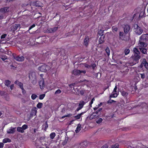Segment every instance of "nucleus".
Returning <instances> with one entry per match:
<instances>
[{
	"label": "nucleus",
	"instance_id": "obj_1",
	"mask_svg": "<svg viewBox=\"0 0 148 148\" xmlns=\"http://www.w3.org/2000/svg\"><path fill=\"white\" fill-rule=\"evenodd\" d=\"M133 30L136 34L140 35L142 34L143 32V29L137 24H135Z\"/></svg>",
	"mask_w": 148,
	"mask_h": 148
},
{
	"label": "nucleus",
	"instance_id": "obj_2",
	"mask_svg": "<svg viewBox=\"0 0 148 148\" xmlns=\"http://www.w3.org/2000/svg\"><path fill=\"white\" fill-rule=\"evenodd\" d=\"M51 69L49 66L45 64L42 65L38 67V70L42 72H46L49 71Z\"/></svg>",
	"mask_w": 148,
	"mask_h": 148
},
{
	"label": "nucleus",
	"instance_id": "obj_3",
	"mask_svg": "<svg viewBox=\"0 0 148 148\" xmlns=\"http://www.w3.org/2000/svg\"><path fill=\"white\" fill-rule=\"evenodd\" d=\"M31 79L32 83L34 85H35L37 83V80L36 76L35 73H32L29 77Z\"/></svg>",
	"mask_w": 148,
	"mask_h": 148
},
{
	"label": "nucleus",
	"instance_id": "obj_4",
	"mask_svg": "<svg viewBox=\"0 0 148 148\" xmlns=\"http://www.w3.org/2000/svg\"><path fill=\"white\" fill-rule=\"evenodd\" d=\"M143 39H140V37L139 40L138 44V46L140 48L146 47L147 46V44L143 42Z\"/></svg>",
	"mask_w": 148,
	"mask_h": 148
},
{
	"label": "nucleus",
	"instance_id": "obj_5",
	"mask_svg": "<svg viewBox=\"0 0 148 148\" xmlns=\"http://www.w3.org/2000/svg\"><path fill=\"white\" fill-rule=\"evenodd\" d=\"M79 147L80 148H84L88 146V143L86 140L82 141L81 143H78Z\"/></svg>",
	"mask_w": 148,
	"mask_h": 148
},
{
	"label": "nucleus",
	"instance_id": "obj_6",
	"mask_svg": "<svg viewBox=\"0 0 148 148\" xmlns=\"http://www.w3.org/2000/svg\"><path fill=\"white\" fill-rule=\"evenodd\" d=\"M140 54H134L131 57L130 59L136 61L138 60L141 58Z\"/></svg>",
	"mask_w": 148,
	"mask_h": 148
},
{
	"label": "nucleus",
	"instance_id": "obj_7",
	"mask_svg": "<svg viewBox=\"0 0 148 148\" xmlns=\"http://www.w3.org/2000/svg\"><path fill=\"white\" fill-rule=\"evenodd\" d=\"M18 28H20V25L19 24H15L11 26L10 28V29L11 31L13 32L16 30Z\"/></svg>",
	"mask_w": 148,
	"mask_h": 148
},
{
	"label": "nucleus",
	"instance_id": "obj_8",
	"mask_svg": "<svg viewBox=\"0 0 148 148\" xmlns=\"http://www.w3.org/2000/svg\"><path fill=\"white\" fill-rule=\"evenodd\" d=\"M14 58L16 61L18 62H22L24 60V57L22 56H15L13 55Z\"/></svg>",
	"mask_w": 148,
	"mask_h": 148
},
{
	"label": "nucleus",
	"instance_id": "obj_9",
	"mask_svg": "<svg viewBox=\"0 0 148 148\" xmlns=\"http://www.w3.org/2000/svg\"><path fill=\"white\" fill-rule=\"evenodd\" d=\"M58 28V27H54L53 28H49L47 29V31L49 33H53L56 31Z\"/></svg>",
	"mask_w": 148,
	"mask_h": 148
},
{
	"label": "nucleus",
	"instance_id": "obj_10",
	"mask_svg": "<svg viewBox=\"0 0 148 148\" xmlns=\"http://www.w3.org/2000/svg\"><path fill=\"white\" fill-rule=\"evenodd\" d=\"M117 86H115L114 88V89L112 93V94L110 95L111 97H116L117 96V94L116 92Z\"/></svg>",
	"mask_w": 148,
	"mask_h": 148
},
{
	"label": "nucleus",
	"instance_id": "obj_11",
	"mask_svg": "<svg viewBox=\"0 0 148 148\" xmlns=\"http://www.w3.org/2000/svg\"><path fill=\"white\" fill-rule=\"evenodd\" d=\"M130 30V27L129 25H125L124 28V31L125 34L128 33Z\"/></svg>",
	"mask_w": 148,
	"mask_h": 148
},
{
	"label": "nucleus",
	"instance_id": "obj_12",
	"mask_svg": "<svg viewBox=\"0 0 148 148\" xmlns=\"http://www.w3.org/2000/svg\"><path fill=\"white\" fill-rule=\"evenodd\" d=\"M137 76L138 77V81H139L140 80V78L139 77V76H140L141 78L143 79H144L145 77V74L143 73H139L137 75Z\"/></svg>",
	"mask_w": 148,
	"mask_h": 148
},
{
	"label": "nucleus",
	"instance_id": "obj_13",
	"mask_svg": "<svg viewBox=\"0 0 148 148\" xmlns=\"http://www.w3.org/2000/svg\"><path fill=\"white\" fill-rule=\"evenodd\" d=\"M140 39H143V40H148V34H143L140 36Z\"/></svg>",
	"mask_w": 148,
	"mask_h": 148
},
{
	"label": "nucleus",
	"instance_id": "obj_14",
	"mask_svg": "<svg viewBox=\"0 0 148 148\" xmlns=\"http://www.w3.org/2000/svg\"><path fill=\"white\" fill-rule=\"evenodd\" d=\"M37 108L36 107L33 108L32 110L31 115L32 116H34L36 115L37 113Z\"/></svg>",
	"mask_w": 148,
	"mask_h": 148
},
{
	"label": "nucleus",
	"instance_id": "obj_15",
	"mask_svg": "<svg viewBox=\"0 0 148 148\" xmlns=\"http://www.w3.org/2000/svg\"><path fill=\"white\" fill-rule=\"evenodd\" d=\"M39 84L41 89H43L45 87L44 79L42 78L39 82Z\"/></svg>",
	"mask_w": 148,
	"mask_h": 148
},
{
	"label": "nucleus",
	"instance_id": "obj_16",
	"mask_svg": "<svg viewBox=\"0 0 148 148\" xmlns=\"http://www.w3.org/2000/svg\"><path fill=\"white\" fill-rule=\"evenodd\" d=\"M142 62L145 68L148 69V63L147 62L145 59H143L142 60Z\"/></svg>",
	"mask_w": 148,
	"mask_h": 148
},
{
	"label": "nucleus",
	"instance_id": "obj_17",
	"mask_svg": "<svg viewBox=\"0 0 148 148\" xmlns=\"http://www.w3.org/2000/svg\"><path fill=\"white\" fill-rule=\"evenodd\" d=\"M9 11V8L7 7H4L0 9V12L2 13H5Z\"/></svg>",
	"mask_w": 148,
	"mask_h": 148
},
{
	"label": "nucleus",
	"instance_id": "obj_18",
	"mask_svg": "<svg viewBox=\"0 0 148 148\" xmlns=\"http://www.w3.org/2000/svg\"><path fill=\"white\" fill-rule=\"evenodd\" d=\"M89 41L88 37V36H86L84 40V44L85 45L87 46L88 44Z\"/></svg>",
	"mask_w": 148,
	"mask_h": 148
},
{
	"label": "nucleus",
	"instance_id": "obj_19",
	"mask_svg": "<svg viewBox=\"0 0 148 148\" xmlns=\"http://www.w3.org/2000/svg\"><path fill=\"white\" fill-rule=\"evenodd\" d=\"M72 73L74 75H77L81 74V72L80 70L75 69L73 71Z\"/></svg>",
	"mask_w": 148,
	"mask_h": 148
},
{
	"label": "nucleus",
	"instance_id": "obj_20",
	"mask_svg": "<svg viewBox=\"0 0 148 148\" xmlns=\"http://www.w3.org/2000/svg\"><path fill=\"white\" fill-rule=\"evenodd\" d=\"M99 116V115L95 113H92L90 116V118L91 119H95Z\"/></svg>",
	"mask_w": 148,
	"mask_h": 148
},
{
	"label": "nucleus",
	"instance_id": "obj_21",
	"mask_svg": "<svg viewBox=\"0 0 148 148\" xmlns=\"http://www.w3.org/2000/svg\"><path fill=\"white\" fill-rule=\"evenodd\" d=\"M144 48H140L139 47V49L140 51H141L142 53L144 54H146L147 53V49Z\"/></svg>",
	"mask_w": 148,
	"mask_h": 148
},
{
	"label": "nucleus",
	"instance_id": "obj_22",
	"mask_svg": "<svg viewBox=\"0 0 148 148\" xmlns=\"http://www.w3.org/2000/svg\"><path fill=\"white\" fill-rule=\"evenodd\" d=\"M15 84H16L18 85V86H20V88H23V84L20 82H19L18 81H16L14 82Z\"/></svg>",
	"mask_w": 148,
	"mask_h": 148
},
{
	"label": "nucleus",
	"instance_id": "obj_23",
	"mask_svg": "<svg viewBox=\"0 0 148 148\" xmlns=\"http://www.w3.org/2000/svg\"><path fill=\"white\" fill-rule=\"evenodd\" d=\"M11 141V140L9 138H6L3 139V143H10Z\"/></svg>",
	"mask_w": 148,
	"mask_h": 148
},
{
	"label": "nucleus",
	"instance_id": "obj_24",
	"mask_svg": "<svg viewBox=\"0 0 148 148\" xmlns=\"http://www.w3.org/2000/svg\"><path fill=\"white\" fill-rule=\"evenodd\" d=\"M133 52L134 54H140V52L139 50L136 47H134L133 49Z\"/></svg>",
	"mask_w": 148,
	"mask_h": 148
},
{
	"label": "nucleus",
	"instance_id": "obj_25",
	"mask_svg": "<svg viewBox=\"0 0 148 148\" xmlns=\"http://www.w3.org/2000/svg\"><path fill=\"white\" fill-rule=\"evenodd\" d=\"M42 129L43 130H46L48 128V125L47 122L44 123L42 125Z\"/></svg>",
	"mask_w": 148,
	"mask_h": 148
},
{
	"label": "nucleus",
	"instance_id": "obj_26",
	"mask_svg": "<svg viewBox=\"0 0 148 148\" xmlns=\"http://www.w3.org/2000/svg\"><path fill=\"white\" fill-rule=\"evenodd\" d=\"M85 104V103L84 101H81L79 102V106L82 108Z\"/></svg>",
	"mask_w": 148,
	"mask_h": 148
},
{
	"label": "nucleus",
	"instance_id": "obj_27",
	"mask_svg": "<svg viewBox=\"0 0 148 148\" xmlns=\"http://www.w3.org/2000/svg\"><path fill=\"white\" fill-rule=\"evenodd\" d=\"M11 82L9 80H6L5 81V84L8 87L9 86V85H10Z\"/></svg>",
	"mask_w": 148,
	"mask_h": 148
},
{
	"label": "nucleus",
	"instance_id": "obj_28",
	"mask_svg": "<svg viewBox=\"0 0 148 148\" xmlns=\"http://www.w3.org/2000/svg\"><path fill=\"white\" fill-rule=\"evenodd\" d=\"M84 113V112H82L81 113L78 114L76 116H74V118L77 119H79L81 117V116Z\"/></svg>",
	"mask_w": 148,
	"mask_h": 148
},
{
	"label": "nucleus",
	"instance_id": "obj_29",
	"mask_svg": "<svg viewBox=\"0 0 148 148\" xmlns=\"http://www.w3.org/2000/svg\"><path fill=\"white\" fill-rule=\"evenodd\" d=\"M130 52V50L128 48H126L124 51V53L125 55L128 54Z\"/></svg>",
	"mask_w": 148,
	"mask_h": 148
},
{
	"label": "nucleus",
	"instance_id": "obj_30",
	"mask_svg": "<svg viewBox=\"0 0 148 148\" xmlns=\"http://www.w3.org/2000/svg\"><path fill=\"white\" fill-rule=\"evenodd\" d=\"M43 106V103L41 102L38 103L36 105V107L39 109L41 108Z\"/></svg>",
	"mask_w": 148,
	"mask_h": 148
},
{
	"label": "nucleus",
	"instance_id": "obj_31",
	"mask_svg": "<svg viewBox=\"0 0 148 148\" xmlns=\"http://www.w3.org/2000/svg\"><path fill=\"white\" fill-rule=\"evenodd\" d=\"M82 82H84L85 83L86 85H89L90 84H91V82L90 81L87 80L86 79H84L83 81H81Z\"/></svg>",
	"mask_w": 148,
	"mask_h": 148
},
{
	"label": "nucleus",
	"instance_id": "obj_32",
	"mask_svg": "<svg viewBox=\"0 0 148 148\" xmlns=\"http://www.w3.org/2000/svg\"><path fill=\"white\" fill-rule=\"evenodd\" d=\"M56 134L55 132L51 133L50 135V138L52 139H53L56 136Z\"/></svg>",
	"mask_w": 148,
	"mask_h": 148
},
{
	"label": "nucleus",
	"instance_id": "obj_33",
	"mask_svg": "<svg viewBox=\"0 0 148 148\" xmlns=\"http://www.w3.org/2000/svg\"><path fill=\"white\" fill-rule=\"evenodd\" d=\"M103 38L100 37L99 40V44H101L104 41V40L103 38Z\"/></svg>",
	"mask_w": 148,
	"mask_h": 148
},
{
	"label": "nucleus",
	"instance_id": "obj_34",
	"mask_svg": "<svg viewBox=\"0 0 148 148\" xmlns=\"http://www.w3.org/2000/svg\"><path fill=\"white\" fill-rule=\"evenodd\" d=\"M67 133H68V134H72V135H71L72 137L75 134V132L72 130H71V131H69V132H67Z\"/></svg>",
	"mask_w": 148,
	"mask_h": 148
},
{
	"label": "nucleus",
	"instance_id": "obj_35",
	"mask_svg": "<svg viewBox=\"0 0 148 148\" xmlns=\"http://www.w3.org/2000/svg\"><path fill=\"white\" fill-rule=\"evenodd\" d=\"M102 120L103 119L102 118H99L97 119L96 122L97 123L99 124L102 122Z\"/></svg>",
	"mask_w": 148,
	"mask_h": 148
},
{
	"label": "nucleus",
	"instance_id": "obj_36",
	"mask_svg": "<svg viewBox=\"0 0 148 148\" xmlns=\"http://www.w3.org/2000/svg\"><path fill=\"white\" fill-rule=\"evenodd\" d=\"M145 12L144 11H142L140 12V14L139 16L141 17L144 16L145 17Z\"/></svg>",
	"mask_w": 148,
	"mask_h": 148
},
{
	"label": "nucleus",
	"instance_id": "obj_37",
	"mask_svg": "<svg viewBox=\"0 0 148 148\" xmlns=\"http://www.w3.org/2000/svg\"><path fill=\"white\" fill-rule=\"evenodd\" d=\"M121 94L122 96L125 97H126L128 94L127 92L124 91H122L121 92Z\"/></svg>",
	"mask_w": 148,
	"mask_h": 148
},
{
	"label": "nucleus",
	"instance_id": "obj_38",
	"mask_svg": "<svg viewBox=\"0 0 148 148\" xmlns=\"http://www.w3.org/2000/svg\"><path fill=\"white\" fill-rule=\"evenodd\" d=\"M68 142V139H65L62 142V144L63 146H64L66 145L67 143Z\"/></svg>",
	"mask_w": 148,
	"mask_h": 148
},
{
	"label": "nucleus",
	"instance_id": "obj_39",
	"mask_svg": "<svg viewBox=\"0 0 148 148\" xmlns=\"http://www.w3.org/2000/svg\"><path fill=\"white\" fill-rule=\"evenodd\" d=\"M104 31L101 29H100L98 32V34L100 36H102L103 35V33Z\"/></svg>",
	"mask_w": 148,
	"mask_h": 148
},
{
	"label": "nucleus",
	"instance_id": "obj_40",
	"mask_svg": "<svg viewBox=\"0 0 148 148\" xmlns=\"http://www.w3.org/2000/svg\"><path fill=\"white\" fill-rule=\"evenodd\" d=\"M106 51L108 56H109L110 54V50L109 48L107 47L106 49Z\"/></svg>",
	"mask_w": 148,
	"mask_h": 148
},
{
	"label": "nucleus",
	"instance_id": "obj_41",
	"mask_svg": "<svg viewBox=\"0 0 148 148\" xmlns=\"http://www.w3.org/2000/svg\"><path fill=\"white\" fill-rule=\"evenodd\" d=\"M45 96V94L40 95L39 96V99L40 100L42 99Z\"/></svg>",
	"mask_w": 148,
	"mask_h": 148
},
{
	"label": "nucleus",
	"instance_id": "obj_42",
	"mask_svg": "<svg viewBox=\"0 0 148 148\" xmlns=\"http://www.w3.org/2000/svg\"><path fill=\"white\" fill-rule=\"evenodd\" d=\"M37 97V96L35 94H32L31 96L32 99L33 100L35 99Z\"/></svg>",
	"mask_w": 148,
	"mask_h": 148
},
{
	"label": "nucleus",
	"instance_id": "obj_43",
	"mask_svg": "<svg viewBox=\"0 0 148 148\" xmlns=\"http://www.w3.org/2000/svg\"><path fill=\"white\" fill-rule=\"evenodd\" d=\"M15 130H7V132L8 134H13L15 132Z\"/></svg>",
	"mask_w": 148,
	"mask_h": 148
},
{
	"label": "nucleus",
	"instance_id": "obj_44",
	"mask_svg": "<svg viewBox=\"0 0 148 148\" xmlns=\"http://www.w3.org/2000/svg\"><path fill=\"white\" fill-rule=\"evenodd\" d=\"M73 116V114H69L63 116L62 117V118H64L65 117H69Z\"/></svg>",
	"mask_w": 148,
	"mask_h": 148
},
{
	"label": "nucleus",
	"instance_id": "obj_45",
	"mask_svg": "<svg viewBox=\"0 0 148 148\" xmlns=\"http://www.w3.org/2000/svg\"><path fill=\"white\" fill-rule=\"evenodd\" d=\"M61 92V91L60 89H58L55 92V95H58Z\"/></svg>",
	"mask_w": 148,
	"mask_h": 148
},
{
	"label": "nucleus",
	"instance_id": "obj_46",
	"mask_svg": "<svg viewBox=\"0 0 148 148\" xmlns=\"http://www.w3.org/2000/svg\"><path fill=\"white\" fill-rule=\"evenodd\" d=\"M119 145L117 144H116L114 145H112L111 146V148H118Z\"/></svg>",
	"mask_w": 148,
	"mask_h": 148
},
{
	"label": "nucleus",
	"instance_id": "obj_47",
	"mask_svg": "<svg viewBox=\"0 0 148 148\" xmlns=\"http://www.w3.org/2000/svg\"><path fill=\"white\" fill-rule=\"evenodd\" d=\"M27 128V126L26 125H23L22 127V130H25Z\"/></svg>",
	"mask_w": 148,
	"mask_h": 148
},
{
	"label": "nucleus",
	"instance_id": "obj_48",
	"mask_svg": "<svg viewBox=\"0 0 148 148\" xmlns=\"http://www.w3.org/2000/svg\"><path fill=\"white\" fill-rule=\"evenodd\" d=\"M85 92V90H81L80 91V94L81 95H82L84 94Z\"/></svg>",
	"mask_w": 148,
	"mask_h": 148
},
{
	"label": "nucleus",
	"instance_id": "obj_49",
	"mask_svg": "<svg viewBox=\"0 0 148 148\" xmlns=\"http://www.w3.org/2000/svg\"><path fill=\"white\" fill-rule=\"evenodd\" d=\"M0 135L2 136L5 135V134L3 132V130H0Z\"/></svg>",
	"mask_w": 148,
	"mask_h": 148
},
{
	"label": "nucleus",
	"instance_id": "obj_50",
	"mask_svg": "<svg viewBox=\"0 0 148 148\" xmlns=\"http://www.w3.org/2000/svg\"><path fill=\"white\" fill-rule=\"evenodd\" d=\"M112 30L113 31L116 32L118 30V28L117 27H112Z\"/></svg>",
	"mask_w": 148,
	"mask_h": 148
},
{
	"label": "nucleus",
	"instance_id": "obj_51",
	"mask_svg": "<svg viewBox=\"0 0 148 148\" xmlns=\"http://www.w3.org/2000/svg\"><path fill=\"white\" fill-rule=\"evenodd\" d=\"M115 101L112 100H109L107 101L108 103H111L113 102H115Z\"/></svg>",
	"mask_w": 148,
	"mask_h": 148
},
{
	"label": "nucleus",
	"instance_id": "obj_52",
	"mask_svg": "<svg viewBox=\"0 0 148 148\" xmlns=\"http://www.w3.org/2000/svg\"><path fill=\"white\" fill-rule=\"evenodd\" d=\"M1 58L3 61H4L7 59V57L6 56H2Z\"/></svg>",
	"mask_w": 148,
	"mask_h": 148
},
{
	"label": "nucleus",
	"instance_id": "obj_53",
	"mask_svg": "<svg viewBox=\"0 0 148 148\" xmlns=\"http://www.w3.org/2000/svg\"><path fill=\"white\" fill-rule=\"evenodd\" d=\"M108 145L107 144L103 145L101 148H108Z\"/></svg>",
	"mask_w": 148,
	"mask_h": 148
},
{
	"label": "nucleus",
	"instance_id": "obj_54",
	"mask_svg": "<svg viewBox=\"0 0 148 148\" xmlns=\"http://www.w3.org/2000/svg\"><path fill=\"white\" fill-rule=\"evenodd\" d=\"M7 34H5L3 35H2L1 37V39L4 38L6 36Z\"/></svg>",
	"mask_w": 148,
	"mask_h": 148
},
{
	"label": "nucleus",
	"instance_id": "obj_55",
	"mask_svg": "<svg viewBox=\"0 0 148 148\" xmlns=\"http://www.w3.org/2000/svg\"><path fill=\"white\" fill-rule=\"evenodd\" d=\"M84 66L87 68H89L91 67V66L86 64H85Z\"/></svg>",
	"mask_w": 148,
	"mask_h": 148
},
{
	"label": "nucleus",
	"instance_id": "obj_56",
	"mask_svg": "<svg viewBox=\"0 0 148 148\" xmlns=\"http://www.w3.org/2000/svg\"><path fill=\"white\" fill-rule=\"evenodd\" d=\"M102 110L101 108H100L95 113L97 114H98L99 112H100L101 110Z\"/></svg>",
	"mask_w": 148,
	"mask_h": 148
},
{
	"label": "nucleus",
	"instance_id": "obj_57",
	"mask_svg": "<svg viewBox=\"0 0 148 148\" xmlns=\"http://www.w3.org/2000/svg\"><path fill=\"white\" fill-rule=\"evenodd\" d=\"M35 26V24H33L29 28V30H30L32 28H34Z\"/></svg>",
	"mask_w": 148,
	"mask_h": 148
},
{
	"label": "nucleus",
	"instance_id": "obj_58",
	"mask_svg": "<svg viewBox=\"0 0 148 148\" xmlns=\"http://www.w3.org/2000/svg\"><path fill=\"white\" fill-rule=\"evenodd\" d=\"M123 32H120L119 33V36L120 38H121V37H122L123 35Z\"/></svg>",
	"mask_w": 148,
	"mask_h": 148
},
{
	"label": "nucleus",
	"instance_id": "obj_59",
	"mask_svg": "<svg viewBox=\"0 0 148 148\" xmlns=\"http://www.w3.org/2000/svg\"><path fill=\"white\" fill-rule=\"evenodd\" d=\"M81 125L80 124H78L76 128V130H78L79 129H81Z\"/></svg>",
	"mask_w": 148,
	"mask_h": 148
},
{
	"label": "nucleus",
	"instance_id": "obj_60",
	"mask_svg": "<svg viewBox=\"0 0 148 148\" xmlns=\"http://www.w3.org/2000/svg\"><path fill=\"white\" fill-rule=\"evenodd\" d=\"M91 66L92 67L93 69H94L96 66V64L95 63H94L92 64Z\"/></svg>",
	"mask_w": 148,
	"mask_h": 148
},
{
	"label": "nucleus",
	"instance_id": "obj_61",
	"mask_svg": "<svg viewBox=\"0 0 148 148\" xmlns=\"http://www.w3.org/2000/svg\"><path fill=\"white\" fill-rule=\"evenodd\" d=\"M14 84H12L10 86V88L11 90L13 89L14 88Z\"/></svg>",
	"mask_w": 148,
	"mask_h": 148
},
{
	"label": "nucleus",
	"instance_id": "obj_62",
	"mask_svg": "<svg viewBox=\"0 0 148 148\" xmlns=\"http://www.w3.org/2000/svg\"><path fill=\"white\" fill-rule=\"evenodd\" d=\"M21 89H22V92L23 94H25L26 92L25 90L23 88H21Z\"/></svg>",
	"mask_w": 148,
	"mask_h": 148
},
{
	"label": "nucleus",
	"instance_id": "obj_63",
	"mask_svg": "<svg viewBox=\"0 0 148 148\" xmlns=\"http://www.w3.org/2000/svg\"><path fill=\"white\" fill-rule=\"evenodd\" d=\"M4 144L2 143H0V148H3V147Z\"/></svg>",
	"mask_w": 148,
	"mask_h": 148
},
{
	"label": "nucleus",
	"instance_id": "obj_64",
	"mask_svg": "<svg viewBox=\"0 0 148 148\" xmlns=\"http://www.w3.org/2000/svg\"><path fill=\"white\" fill-rule=\"evenodd\" d=\"M82 108L78 106V107L77 108L76 111H78L80 110H81Z\"/></svg>",
	"mask_w": 148,
	"mask_h": 148
}]
</instances>
